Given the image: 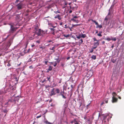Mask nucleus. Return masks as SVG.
Returning a JSON list of instances; mask_svg holds the SVG:
<instances>
[{
	"label": "nucleus",
	"instance_id": "obj_1",
	"mask_svg": "<svg viewBox=\"0 0 124 124\" xmlns=\"http://www.w3.org/2000/svg\"><path fill=\"white\" fill-rule=\"evenodd\" d=\"M60 90L58 88L55 89L53 88L51 92V93L50 94V96H52L53 95H55L56 94H58L60 93Z\"/></svg>",
	"mask_w": 124,
	"mask_h": 124
},
{
	"label": "nucleus",
	"instance_id": "obj_2",
	"mask_svg": "<svg viewBox=\"0 0 124 124\" xmlns=\"http://www.w3.org/2000/svg\"><path fill=\"white\" fill-rule=\"evenodd\" d=\"M17 9L18 10L22 9L24 6V4L22 2H21L20 3L16 5Z\"/></svg>",
	"mask_w": 124,
	"mask_h": 124
},
{
	"label": "nucleus",
	"instance_id": "obj_3",
	"mask_svg": "<svg viewBox=\"0 0 124 124\" xmlns=\"http://www.w3.org/2000/svg\"><path fill=\"white\" fill-rule=\"evenodd\" d=\"M78 18V16H75L71 19V20L73 22L78 23L79 22L78 20L76 19Z\"/></svg>",
	"mask_w": 124,
	"mask_h": 124
},
{
	"label": "nucleus",
	"instance_id": "obj_4",
	"mask_svg": "<svg viewBox=\"0 0 124 124\" xmlns=\"http://www.w3.org/2000/svg\"><path fill=\"white\" fill-rule=\"evenodd\" d=\"M43 31L41 30L40 29H39L36 32V34L38 36H41L42 35Z\"/></svg>",
	"mask_w": 124,
	"mask_h": 124
},
{
	"label": "nucleus",
	"instance_id": "obj_5",
	"mask_svg": "<svg viewBox=\"0 0 124 124\" xmlns=\"http://www.w3.org/2000/svg\"><path fill=\"white\" fill-rule=\"evenodd\" d=\"M71 124L74 123V124H80L79 123L78 121V119H77L75 118L70 122Z\"/></svg>",
	"mask_w": 124,
	"mask_h": 124
},
{
	"label": "nucleus",
	"instance_id": "obj_6",
	"mask_svg": "<svg viewBox=\"0 0 124 124\" xmlns=\"http://www.w3.org/2000/svg\"><path fill=\"white\" fill-rule=\"evenodd\" d=\"M17 29L16 28L14 27L13 26L11 25V29H10V31L13 32L16 31Z\"/></svg>",
	"mask_w": 124,
	"mask_h": 124
},
{
	"label": "nucleus",
	"instance_id": "obj_7",
	"mask_svg": "<svg viewBox=\"0 0 124 124\" xmlns=\"http://www.w3.org/2000/svg\"><path fill=\"white\" fill-rule=\"evenodd\" d=\"M64 90L63 91H62L60 93V95L62 96L63 98L65 99L67 98V97L65 95H64Z\"/></svg>",
	"mask_w": 124,
	"mask_h": 124
},
{
	"label": "nucleus",
	"instance_id": "obj_8",
	"mask_svg": "<svg viewBox=\"0 0 124 124\" xmlns=\"http://www.w3.org/2000/svg\"><path fill=\"white\" fill-rule=\"evenodd\" d=\"M118 101V99L114 97H112V102L113 103L116 102H117Z\"/></svg>",
	"mask_w": 124,
	"mask_h": 124
},
{
	"label": "nucleus",
	"instance_id": "obj_9",
	"mask_svg": "<svg viewBox=\"0 0 124 124\" xmlns=\"http://www.w3.org/2000/svg\"><path fill=\"white\" fill-rule=\"evenodd\" d=\"M52 67L50 66H49L48 69L47 70L46 72H48L50 71H51L52 70Z\"/></svg>",
	"mask_w": 124,
	"mask_h": 124
},
{
	"label": "nucleus",
	"instance_id": "obj_10",
	"mask_svg": "<svg viewBox=\"0 0 124 124\" xmlns=\"http://www.w3.org/2000/svg\"><path fill=\"white\" fill-rule=\"evenodd\" d=\"M29 12V10H27L24 11V14L25 16H28L29 15L28 13Z\"/></svg>",
	"mask_w": 124,
	"mask_h": 124
},
{
	"label": "nucleus",
	"instance_id": "obj_11",
	"mask_svg": "<svg viewBox=\"0 0 124 124\" xmlns=\"http://www.w3.org/2000/svg\"><path fill=\"white\" fill-rule=\"evenodd\" d=\"M91 105L90 103H89L88 105H87L86 106V109H88L89 108H90L91 106Z\"/></svg>",
	"mask_w": 124,
	"mask_h": 124
},
{
	"label": "nucleus",
	"instance_id": "obj_12",
	"mask_svg": "<svg viewBox=\"0 0 124 124\" xmlns=\"http://www.w3.org/2000/svg\"><path fill=\"white\" fill-rule=\"evenodd\" d=\"M99 41H98L97 42H95L93 43V45L95 46V45L97 46H99Z\"/></svg>",
	"mask_w": 124,
	"mask_h": 124
},
{
	"label": "nucleus",
	"instance_id": "obj_13",
	"mask_svg": "<svg viewBox=\"0 0 124 124\" xmlns=\"http://www.w3.org/2000/svg\"><path fill=\"white\" fill-rule=\"evenodd\" d=\"M61 66L63 68H64V65L66 64L65 62H63L61 63Z\"/></svg>",
	"mask_w": 124,
	"mask_h": 124
},
{
	"label": "nucleus",
	"instance_id": "obj_14",
	"mask_svg": "<svg viewBox=\"0 0 124 124\" xmlns=\"http://www.w3.org/2000/svg\"><path fill=\"white\" fill-rule=\"evenodd\" d=\"M63 36L64 37L67 38L70 37V35L69 34L67 35L64 34L63 35Z\"/></svg>",
	"mask_w": 124,
	"mask_h": 124
},
{
	"label": "nucleus",
	"instance_id": "obj_15",
	"mask_svg": "<svg viewBox=\"0 0 124 124\" xmlns=\"http://www.w3.org/2000/svg\"><path fill=\"white\" fill-rule=\"evenodd\" d=\"M68 2L66 1H64V3H63V4H64V5L67 7V5L68 4Z\"/></svg>",
	"mask_w": 124,
	"mask_h": 124
},
{
	"label": "nucleus",
	"instance_id": "obj_16",
	"mask_svg": "<svg viewBox=\"0 0 124 124\" xmlns=\"http://www.w3.org/2000/svg\"><path fill=\"white\" fill-rule=\"evenodd\" d=\"M57 18L59 20H61L62 19V17L60 15L58 14L57 15Z\"/></svg>",
	"mask_w": 124,
	"mask_h": 124
},
{
	"label": "nucleus",
	"instance_id": "obj_17",
	"mask_svg": "<svg viewBox=\"0 0 124 124\" xmlns=\"http://www.w3.org/2000/svg\"><path fill=\"white\" fill-rule=\"evenodd\" d=\"M55 49V46H54L52 48H50V49L51 50H53V52H55V51L54 50Z\"/></svg>",
	"mask_w": 124,
	"mask_h": 124
},
{
	"label": "nucleus",
	"instance_id": "obj_18",
	"mask_svg": "<svg viewBox=\"0 0 124 124\" xmlns=\"http://www.w3.org/2000/svg\"><path fill=\"white\" fill-rule=\"evenodd\" d=\"M92 21L94 23H95V24L97 25V26L98 24L97 22H96L95 20H92Z\"/></svg>",
	"mask_w": 124,
	"mask_h": 124
},
{
	"label": "nucleus",
	"instance_id": "obj_19",
	"mask_svg": "<svg viewBox=\"0 0 124 124\" xmlns=\"http://www.w3.org/2000/svg\"><path fill=\"white\" fill-rule=\"evenodd\" d=\"M92 58L93 60H95L96 58V56L94 55H93L91 57Z\"/></svg>",
	"mask_w": 124,
	"mask_h": 124
},
{
	"label": "nucleus",
	"instance_id": "obj_20",
	"mask_svg": "<svg viewBox=\"0 0 124 124\" xmlns=\"http://www.w3.org/2000/svg\"><path fill=\"white\" fill-rule=\"evenodd\" d=\"M102 27V26L101 25H99V24L96 27V28H101Z\"/></svg>",
	"mask_w": 124,
	"mask_h": 124
},
{
	"label": "nucleus",
	"instance_id": "obj_21",
	"mask_svg": "<svg viewBox=\"0 0 124 124\" xmlns=\"http://www.w3.org/2000/svg\"><path fill=\"white\" fill-rule=\"evenodd\" d=\"M112 95L113 97H115L117 95L115 92H113L112 93Z\"/></svg>",
	"mask_w": 124,
	"mask_h": 124
},
{
	"label": "nucleus",
	"instance_id": "obj_22",
	"mask_svg": "<svg viewBox=\"0 0 124 124\" xmlns=\"http://www.w3.org/2000/svg\"><path fill=\"white\" fill-rule=\"evenodd\" d=\"M99 33L98 34H97V35L99 37H101L102 36V35L101 34V33H102V31H100L99 32Z\"/></svg>",
	"mask_w": 124,
	"mask_h": 124
},
{
	"label": "nucleus",
	"instance_id": "obj_23",
	"mask_svg": "<svg viewBox=\"0 0 124 124\" xmlns=\"http://www.w3.org/2000/svg\"><path fill=\"white\" fill-rule=\"evenodd\" d=\"M45 123L46 124H53L52 123L48 122L47 120L45 122Z\"/></svg>",
	"mask_w": 124,
	"mask_h": 124
},
{
	"label": "nucleus",
	"instance_id": "obj_24",
	"mask_svg": "<svg viewBox=\"0 0 124 124\" xmlns=\"http://www.w3.org/2000/svg\"><path fill=\"white\" fill-rule=\"evenodd\" d=\"M86 36V35L85 34H82L81 35V37L84 38H85Z\"/></svg>",
	"mask_w": 124,
	"mask_h": 124
},
{
	"label": "nucleus",
	"instance_id": "obj_25",
	"mask_svg": "<svg viewBox=\"0 0 124 124\" xmlns=\"http://www.w3.org/2000/svg\"><path fill=\"white\" fill-rule=\"evenodd\" d=\"M55 27H54L53 28H49V29H50V31H55V29H54V28Z\"/></svg>",
	"mask_w": 124,
	"mask_h": 124
},
{
	"label": "nucleus",
	"instance_id": "obj_26",
	"mask_svg": "<svg viewBox=\"0 0 124 124\" xmlns=\"http://www.w3.org/2000/svg\"><path fill=\"white\" fill-rule=\"evenodd\" d=\"M105 39L108 41H110L111 40V39L109 37Z\"/></svg>",
	"mask_w": 124,
	"mask_h": 124
},
{
	"label": "nucleus",
	"instance_id": "obj_27",
	"mask_svg": "<svg viewBox=\"0 0 124 124\" xmlns=\"http://www.w3.org/2000/svg\"><path fill=\"white\" fill-rule=\"evenodd\" d=\"M50 76H49V77H48L47 78V79L48 81L49 82H50L51 81V80H50Z\"/></svg>",
	"mask_w": 124,
	"mask_h": 124
},
{
	"label": "nucleus",
	"instance_id": "obj_28",
	"mask_svg": "<svg viewBox=\"0 0 124 124\" xmlns=\"http://www.w3.org/2000/svg\"><path fill=\"white\" fill-rule=\"evenodd\" d=\"M57 64V62L56 61H55L54 62V67H55L56 66Z\"/></svg>",
	"mask_w": 124,
	"mask_h": 124
},
{
	"label": "nucleus",
	"instance_id": "obj_29",
	"mask_svg": "<svg viewBox=\"0 0 124 124\" xmlns=\"http://www.w3.org/2000/svg\"><path fill=\"white\" fill-rule=\"evenodd\" d=\"M116 38H112L111 39V40H112L114 41H116Z\"/></svg>",
	"mask_w": 124,
	"mask_h": 124
},
{
	"label": "nucleus",
	"instance_id": "obj_30",
	"mask_svg": "<svg viewBox=\"0 0 124 124\" xmlns=\"http://www.w3.org/2000/svg\"><path fill=\"white\" fill-rule=\"evenodd\" d=\"M66 6H65V5H64V4H63V5H62V8L63 9V8H66Z\"/></svg>",
	"mask_w": 124,
	"mask_h": 124
},
{
	"label": "nucleus",
	"instance_id": "obj_31",
	"mask_svg": "<svg viewBox=\"0 0 124 124\" xmlns=\"http://www.w3.org/2000/svg\"><path fill=\"white\" fill-rule=\"evenodd\" d=\"M94 49L92 47V48L91 49V50L90 51V52L91 53L93 52V51Z\"/></svg>",
	"mask_w": 124,
	"mask_h": 124
},
{
	"label": "nucleus",
	"instance_id": "obj_32",
	"mask_svg": "<svg viewBox=\"0 0 124 124\" xmlns=\"http://www.w3.org/2000/svg\"><path fill=\"white\" fill-rule=\"evenodd\" d=\"M54 12L56 14H57V13H60V12L59 11H54Z\"/></svg>",
	"mask_w": 124,
	"mask_h": 124
},
{
	"label": "nucleus",
	"instance_id": "obj_33",
	"mask_svg": "<svg viewBox=\"0 0 124 124\" xmlns=\"http://www.w3.org/2000/svg\"><path fill=\"white\" fill-rule=\"evenodd\" d=\"M51 32L53 34V35H54L55 34V31H51Z\"/></svg>",
	"mask_w": 124,
	"mask_h": 124
},
{
	"label": "nucleus",
	"instance_id": "obj_34",
	"mask_svg": "<svg viewBox=\"0 0 124 124\" xmlns=\"http://www.w3.org/2000/svg\"><path fill=\"white\" fill-rule=\"evenodd\" d=\"M98 46H97V45H95V46H94V47H93L94 49H95L96 48H97V47Z\"/></svg>",
	"mask_w": 124,
	"mask_h": 124
},
{
	"label": "nucleus",
	"instance_id": "obj_35",
	"mask_svg": "<svg viewBox=\"0 0 124 124\" xmlns=\"http://www.w3.org/2000/svg\"><path fill=\"white\" fill-rule=\"evenodd\" d=\"M93 39L94 41H99V40H97L96 38H94Z\"/></svg>",
	"mask_w": 124,
	"mask_h": 124
},
{
	"label": "nucleus",
	"instance_id": "obj_36",
	"mask_svg": "<svg viewBox=\"0 0 124 124\" xmlns=\"http://www.w3.org/2000/svg\"><path fill=\"white\" fill-rule=\"evenodd\" d=\"M32 60L31 59V58H30L29 60H28V62H31L32 61Z\"/></svg>",
	"mask_w": 124,
	"mask_h": 124
},
{
	"label": "nucleus",
	"instance_id": "obj_37",
	"mask_svg": "<svg viewBox=\"0 0 124 124\" xmlns=\"http://www.w3.org/2000/svg\"><path fill=\"white\" fill-rule=\"evenodd\" d=\"M7 65L8 66V67H9L10 66H11V65L10 64L9 62H8V64Z\"/></svg>",
	"mask_w": 124,
	"mask_h": 124
},
{
	"label": "nucleus",
	"instance_id": "obj_38",
	"mask_svg": "<svg viewBox=\"0 0 124 124\" xmlns=\"http://www.w3.org/2000/svg\"><path fill=\"white\" fill-rule=\"evenodd\" d=\"M81 37V36L80 35H79L78 36H77V38L78 39H80Z\"/></svg>",
	"mask_w": 124,
	"mask_h": 124
},
{
	"label": "nucleus",
	"instance_id": "obj_39",
	"mask_svg": "<svg viewBox=\"0 0 124 124\" xmlns=\"http://www.w3.org/2000/svg\"><path fill=\"white\" fill-rule=\"evenodd\" d=\"M41 115L39 116H37L36 117V118H39L41 117Z\"/></svg>",
	"mask_w": 124,
	"mask_h": 124
},
{
	"label": "nucleus",
	"instance_id": "obj_40",
	"mask_svg": "<svg viewBox=\"0 0 124 124\" xmlns=\"http://www.w3.org/2000/svg\"><path fill=\"white\" fill-rule=\"evenodd\" d=\"M3 111L4 113H7V110L6 109L3 110Z\"/></svg>",
	"mask_w": 124,
	"mask_h": 124
},
{
	"label": "nucleus",
	"instance_id": "obj_41",
	"mask_svg": "<svg viewBox=\"0 0 124 124\" xmlns=\"http://www.w3.org/2000/svg\"><path fill=\"white\" fill-rule=\"evenodd\" d=\"M14 78L16 81H18V78H17V77H15Z\"/></svg>",
	"mask_w": 124,
	"mask_h": 124
},
{
	"label": "nucleus",
	"instance_id": "obj_42",
	"mask_svg": "<svg viewBox=\"0 0 124 124\" xmlns=\"http://www.w3.org/2000/svg\"><path fill=\"white\" fill-rule=\"evenodd\" d=\"M80 41H81V42L80 43L81 44L82 42H83V40L82 39H81L80 40Z\"/></svg>",
	"mask_w": 124,
	"mask_h": 124
},
{
	"label": "nucleus",
	"instance_id": "obj_43",
	"mask_svg": "<svg viewBox=\"0 0 124 124\" xmlns=\"http://www.w3.org/2000/svg\"><path fill=\"white\" fill-rule=\"evenodd\" d=\"M80 25V24H77L75 25H72V26H79Z\"/></svg>",
	"mask_w": 124,
	"mask_h": 124
},
{
	"label": "nucleus",
	"instance_id": "obj_44",
	"mask_svg": "<svg viewBox=\"0 0 124 124\" xmlns=\"http://www.w3.org/2000/svg\"><path fill=\"white\" fill-rule=\"evenodd\" d=\"M20 0H16V1L15 3H16L18 2Z\"/></svg>",
	"mask_w": 124,
	"mask_h": 124
},
{
	"label": "nucleus",
	"instance_id": "obj_45",
	"mask_svg": "<svg viewBox=\"0 0 124 124\" xmlns=\"http://www.w3.org/2000/svg\"><path fill=\"white\" fill-rule=\"evenodd\" d=\"M67 27H68L67 26V24H65V25L64 27L65 28H67Z\"/></svg>",
	"mask_w": 124,
	"mask_h": 124
},
{
	"label": "nucleus",
	"instance_id": "obj_46",
	"mask_svg": "<svg viewBox=\"0 0 124 124\" xmlns=\"http://www.w3.org/2000/svg\"><path fill=\"white\" fill-rule=\"evenodd\" d=\"M48 61H45V64L46 65H47V62H48Z\"/></svg>",
	"mask_w": 124,
	"mask_h": 124
},
{
	"label": "nucleus",
	"instance_id": "obj_47",
	"mask_svg": "<svg viewBox=\"0 0 124 124\" xmlns=\"http://www.w3.org/2000/svg\"><path fill=\"white\" fill-rule=\"evenodd\" d=\"M108 19V18L106 17L105 18V20L106 21H107Z\"/></svg>",
	"mask_w": 124,
	"mask_h": 124
},
{
	"label": "nucleus",
	"instance_id": "obj_48",
	"mask_svg": "<svg viewBox=\"0 0 124 124\" xmlns=\"http://www.w3.org/2000/svg\"><path fill=\"white\" fill-rule=\"evenodd\" d=\"M52 42V41L51 40H49L47 41V42L48 43H49V42Z\"/></svg>",
	"mask_w": 124,
	"mask_h": 124
},
{
	"label": "nucleus",
	"instance_id": "obj_49",
	"mask_svg": "<svg viewBox=\"0 0 124 124\" xmlns=\"http://www.w3.org/2000/svg\"><path fill=\"white\" fill-rule=\"evenodd\" d=\"M36 42L39 44L40 43V41L39 40H37L36 41Z\"/></svg>",
	"mask_w": 124,
	"mask_h": 124
},
{
	"label": "nucleus",
	"instance_id": "obj_50",
	"mask_svg": "<svg viewBox=\"0 0 124 124\" xmlns=\"http://www.w3.org/2000/svg\"><path fill=\"white\" fill-rule=\"evenodd\" d=\"M105 101L106 103H107L108 102V100H105Z\"/></svg>",
	"mask_w": 124,
	"mask_h": 124
},
{
	"label": "nucleus",
	"instance_id": "obj_51",
	"mask_svg": "<svg viewBox=\"0 0 124 124\" xmlns=\"http://www.w3.org/2000/svg\"><path fill=\"white\" fill-rule=\"evenodd\" d=\"M72 12V10H70L69 11V13H71Z\"/></svg>",
	"mask_w": 124,
	"mask_h": 124
},
{
	"label": "nucleus",
	"instance_id": "obj_52",
	"mask_svg": "<svg viewBox=\"0 0 124 124\" xmlns=\"http://www.w3.org/2000/svg\"><path fill=\"white\" fill-rule=\"evenodd\" d=\"M114 5H111L110 8H112L113 7H114Z\"/></svg>",
	"mask_w": 124,
	"mask_h": 124
},
{
	"label": "nucleus",
	"instance_id": "obj_53",
	"mask_svg": "<svg viewBox=\"0 0 124 124\" xmlns=\"http://www.w3.org/2000/svg\"><path fill=\"white\" fill-rule=\"evenodd\" d=\"M105 42L104 41H103L102 43V44H105Z\"/></svg>",
	"mask_w": 124,
	"mask_h": 124
},
{
	"label": "nucleus",
	"instance_id": "obj_54",
	"mask_svg": "<svg viewBox=\"0 0 124 124\" xmlns=\"http://www.w3.org/2000/svg\"><path fill=\"white\" fill-rule=\"evenodd\" d=\"M104 104V103L103 102H102V103L101 104V106H102V105H103V104Z\"/></svg>",
	"mask_w": 124,
	"mask_h": 124
},
{
	"label": "nucleus",
	"instance_id": "obj_55",
	"mask_svg": "<svg viewBox=\"0 0 124 124\" xmlns=\"http://www.w3.org/2000/svg\"><path fill=\"white\" fill-rule=\"evenodd\" d=\"M35 46V45H33L31 46L32 47H34Z\"/></svg>",
	"mask_w": 124,
	"mask_h": 124
},
{
	"label": "nucleus",
	"instance_id": "obj_56",
	"mask_svg": "<svg viewBox=\"0 0 124 124\" xmlns=\"http://www.w3.org/2000/svg\"><path fill=\"white\" fill-rule=\"evenodd\" d=\"M98 31H97V30H96V33H96V34L97 33H98Z\"/></svg>",
	"mask_w": 124,
	"mask_h": 124
},
{
	"label": "nucleus",
	"instance_id": "obj_57",
	"mask_svg": "<svg viewBox=\"0 0 124 124\" xmlns=\"http://www.w3.org/2000/svg\"><path fill=\"white\" fill-rule=\"evenodd\" d=\"M54 18L55 19H56V18H57V16H55L54 17Z\"/></svg>",
	"mask_w": 124,
	"mask_h": 124
},
{
	"label": "nucleus",
	"instance_id": "obj_58",
	"mask_svg": "<svg viewBox=\"0 0 124 124\" xmlns=\"http://www.w3.org/2000/svg\"><path fill=\"white\" fill-rule=\"evenodd\" d=\"M109 13H108V15H109L110 14V12H109L110 10H109Z\"/></svg>",
	"mask_w": 124,
	"mask_h": 124
},
{
	"label": "nucleus",
	"instance_id": "obj_59",
	"mask_svg": "<svg viewBox=\"0 0 124 124\" xmlns=\"http://www.w3.org/2000/svg\"><path fill=\"white\" fill-rule=\"evenodd\" d=\"M71 86L72 88H73V85H71Z\"/></svg>",
	"mask_w": 124,
	"mask_h": 124
},
{
	"label": "nucleus",
	"instance_id": "obj_60",
	"mask_svg": "<svg viewBox=\"0 0 124 124\" xmlns=\"http://www.w3.org/2000/svg\"><path fill=\"white\" fill-rule=\"evenodd\" d=\"M19 100V99H17V100H16V101H17L18 102Z\"/></svg>",
	"mask_w": 124,
	"mask_h": 124
},
{
	"label": "nucleus",
	"instance_id": "obj_61",
	"mask_svg": "<svg viewBox=\"0 0 124 124\" xmlns=\"http://www.w3.org/2000/svg\"><path fill=\"white\" fill-rule=\"evenodd\" d=\"M118 98L119 99H121V97L120 96H119L118 97Z\"/></svg>",
	"mask_w": 124,
	"mask_h": 124
},
{
	"label": "nucleus",
	"instance_id": "obj_62",
	"mask_svg": "<svg viewBox=\"0 0 124 124\" xmlns=\"http://www.w3.org/2000/svg\"><path fill=\"white\" fill-rule=\"evenodd\" d=\"M32 66H30L29 67V68H30V69H31L32 68Z\"/></svg>",
	"mask_w": 124,
	"mask_h": 124
},
{
	"label": "nucleus",
	"instance_id": "obj_63",
	"mask_svg": "<svg viewBox=\"0 0 124 124\" xmlns=\"http://www.w3.org/2000/svg\"><path fill=\"white\" fill-rule=\"evenodd\" d=\"M52 101V100H51L49 101V102H51Z\"/></svg>",
	"mask_w": 124,
	"mask_h": 124
},
{
	"label": "nucleus",
	"instance_id": "obj_64",
	"mask_svg": "<svg viewBox=\"0 0 124 124\" xmlns=\"http://www.w3.org/2000/svg\"><path fill=\"white\" fill-rule=\"evenodd\" d=\"M57 62H60V60H58V61H57Z\"/></svg>",
	"mask_w": 124,
	"mask_h": 124
}]
</instances>
